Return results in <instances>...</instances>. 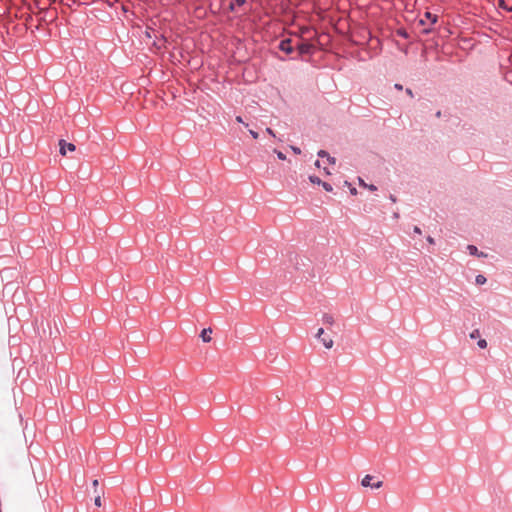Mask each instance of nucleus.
<instances>
[{
  "mask_svg": "<svg viewBox=\"0 0 512 512\" xmlns=\"http://www.w3.org/2000/svg\"><path fill=\"white\" fill-rule=\"evenodd\" d=\"M266 131H267V133H269L270 135L275 136V135H274V132H273V130H272L271 128H267V129H266Z\"/></svg>",
  "mask_w": 512,
  "mask_h": 512,
  "instance_id": "7c9ffc66",
  "label": "nucleus"
},
{
  "mask_svg": "<svg viewBox=\"0 0 512 512\" xmlns=\"http://www.w3.org/2000/svg\"><path fill=\"white\" fill-rule=\"evenodd\" d=\"M317 339H319L325 348L330 349L333 346V340L330 337L324 336V329L319 328L316 334Z\"/></svg>",
  "mask_w": 512,
  "mask_h": 512,
  "instance_id": "39448f33",
  "label": "nucleus"
},
{
  "mask_svg": "<svg viewBox=\"0 0 512 512\" xmlns=\"http://www.w3.org/2000/svg\"><path fill=\"white\" fill-rule=\"evenodd\" d=\"M276 154H277L278 159H280V160H285L286 159V155L283 152L276 151Z\"/></svg>",
  "mask_w": 512,
  "mask_h": 512,
  "instance_id": "412c9836",
  "label": "nucleus"
},
{
  "mask_svg": "<svg viewBox=\"0 0 512 512\" xmlns=\"http://www.w3.org/2000/svg\"><path fill=\"white\" fill-rule=\"evenodd\" d=\"M323 322L327 325H332L334 323V319L332 315L324 314L323 315Z\"/></svg>",
  "mask_w": 512,
  "mask_h": 512,
  "instance_id": "4468645a",
  "label": "nucleus"
},
{
  "mask_svg": "<svg viewBox=\"0 0 512 512\" xmlns=\"http://www.w3.org/2000/svg\"><path fill=\"white\" fill-rule=\"evenodd\" d=\"M426 240H427V242H428L429 244H435V240H434V238H433V237H431V236H427Z\"/></svg>",
  "mask_w": 512,
  "mask_h": 512,
  "instance_id": "a878e982",
  "label": "nucleus"
},
{
  "mask_svg": "<svg viewBox=\"0 0 512 512\" xmlns=\"http://www.w3.org/2000/svg\"><path fill=\"white\" fill-rule=\"evenodd\" d=\"M246 0H231L228 6V10L230 12H234L236 10V7H241L246 4Z\"/></svg>",
  "mask_w": 512,
  "mask_h": 512,
  "instance_id": "1a4fd4ad",
  "label": "nucleus"
},
{
  "mask_svg": "<svg viewBox=\"0 0 512 512\" xmlns=\"http://www.w3.org/2000/svg\"><path fill=\"white\" fill-rule=\"evenodd\" d=\"M309 181L311 183L317 184V185H321V183H322V180L318 176H316V175L309 176Z\"/></svg>",
  "mask_w": 512,
  "mask_h": 512,
  "instance_id": "dca6fc26",
  "label": "nucleus"
},
{
  "mask_svg": "<svg viewBox=\"0 0 512 512\" xmlns=\"http://www.w3.org/2000/svg\"><path fill=\"white\" fill-rule=\"evenodd\" d=\"M359 184L365 188H368L370 191L377 190V187L374 184H366L361 178H359Z\"/></svg>",
  "mask_w": 512,
  "mask_h": 512,
  "instance_id": "ddd939ff",
  "label": "nucleus"
},
{
  "mask_svg": "<svg viewBox=\"0 0 512 512\" xmlns=\"http://www.w3.org/2000/svg\"><path fill=\"white\" fill-rule=\"evenodd\" d=\"M475 281H476V284L483 285V284L486 283L487 279H486V277L484 275L479 274V275L476 276Z\"/></svg>",
  "mask_w": 512,
  "mask_h": 512,
  "instance_id": "2eb2a0df",
  "label": "nucleus"
},
{
  "mask_svg": "<svg viewBox=\"0 0 512 512\" xmlns=\"http://www.w3.org/2000/svg\"><path fill=\"white\" fill-rule=\"evenodd\" d=\"M477 345L481 349H485L487 347V341L485 339H479Z\"/></svg>",
  "mask_w": 512,
  "mask_h": 512,
  "instance_id": "a211bd4d",
  "label": "nucleus"
},
{
  "mask_svg": "<svg viewBox=\"0 0 512 512\" xmlns=\"http://www.w3.org/2000/svg\"><path fill=\"white\" fill-rule=\"evenodd\" d=\"M413 232L419 235L422 233L421 229L418 226H414Z\"/></svg>",
  "mask_w": 512,
  "mask_h": 512,
  "instance_id": "393cba45",
  "label": "nucleus"
},
{
  "mask_svg": "<svg viewBox=\"0 0 512 512\" xmlns=\"http://www.w3.org/2000/svg\"><path fill=\"white\" fill-rule=\"evenodd\" d=\"M498 7L508 12H512V6H508L505 0H498Z\"/></svg>",
  "mask_w": 512,
  "mask_h": 512,
  "instance_id": "9b49d317",
  "label": "nucleus"
},
{
  "mask_svg": "<svg viewBox=\"0 0 512 512\" xmlns=\"http://www.w3.org/2000/svg\"><path fill=\"white\" fill-rule=\"evenodd\" d=\"M291 150L293 151L294 154L296 155H299L301 154V149L297 146H291Z\"/></svg>",
  "mask_w": 512,
  "mask_h": 512,
  "instance_id": "aec40b11",
  "label": "nucleus"
},
{
  "mask_svg": "<svg viewBox=\"0 0 512 512\" xmlns=\"http://www.w3.org/2000/svg\"><path fill=\"white\" fill-rule=\"evenodd\" d=\"M426 21H429L431 25H434L438 22V15L433 14L429 11H426L424 13V18H421L419 20V25H421V26L426 25Z\"/></svg>",
  "mask_w": 512,
  "mask_h": 512,
  "instance_id": "423d86ee",
  "label": "nucleus"
},
{
  "mask_svg": "<svg viewBox=\"0 0 512 512\" xmlns=\"http://www.w3.org/2000/svg\"><path fill=\"white\" fill-rule=\"evenodd\" d=\"M394 88L397 89V90H402L403 89V86L399 83H395L394 84Z\"/></svg>",
  "mask_w": 512,
  "mask_h": 512,
  "instance_id": "cd10ccee",
  "label": "nucleus"
},
{
  "mask_svg": "<svg viewBox=\"0 0 512 512\" xmlns=\"http://www.w3.org/2000/svg\"><path fill=\"white\" fill-rule=\"evenodd\" d=\"M374 480V477L371 476V475H366L362 481H361V485L363 487H370L372 489H378L382 486L383 482L382 481H377V482H373Z\"/></svg>",
  "mask_w": 512,
  "mask_h": 512,
  "instance_id": "7ed1b4c3",
  "label": "nucleus"
},
{
  "mask_svg": "<svg viewBox=\"0 0 512 512\" xmlns=\"http://www.w3.org/2000/svg\"><path fill=\"white\" fill-rule=\"evenodd\" d=\"M94 503L97 507H100L101 506V497L100 495H97L94 499Z\"/></svg>",
  "mask_w": 512,
  "mask_h": 512,
  "instance_id": "4be33fe9",
  "label": "nucleus"
},
{
  "mask_svg": "<svg viewBox=\"0 0 512 512\" xmlns=\"http://www.w3.org/2000/svg\"><path fill=\"white\" fill-rule=\"evenodd\" d=\"M321 186L327 192H331L333 190L332 185L330 183H328V182L322 181Z\"/></svg>",
  "mask_w": 512,
  "mask_h": 512,
  "instance_id": "f3484780",
  "label": "nucleus"
},
{
  "mask_svg": "<svg viewBox=\"0 0 512 512\" xmlns=\"http://www.w3.org/2000/svg\"><path fill=\"white\" fill-rule=\"evenodd\" d=\"M211 334H212L211 328H204L200 333V337L203 342L208 343L211 341Z\"/></svg>",
  "mask_w": 512,
  "mask_h": 512,
  "instance_id": "9d476101",
  "label": "nucleus"
},
{
  "mask_svg": "<svg viewBox=\"0 0 512 512\" xmlns=\"http://www.w3.org/2000/svg\"><path fill=\"white\" fill-rule=\"evenodd\" d=\"M436 117H441V111H437L436 114H435Z\"/></svg>",
  "mask_w": 512,
  "mask_h": 512,
  "instance_id": "473e14b6",
  "label": "nucleus"
},
{
  "mask_svg": "<svg viewBox=\"0 0 512 512\" xmlns=\"http://www.w3.org/2000/svg\"><path fill=\"white\" fill-rule=\"evenodd\" d=\"M92 484H93V487L96 488L98 486V480L97 479L93 480Z\"/></svg>",
  "mask_w": 512,
  "mask_h": 512,
  "instance_id": "2f4dec72",
  "label": "nucleus"
},
{
  "mask_svg": "<svg viewBox=\"0 0 512 512\" xmlns=\"http://www.w3.org/2000/svg\"><path fill=\"white\" fill-rule=\"evenodd\" d=\"M250 134H251V136H252L254 139H257V138H258V136H259V135H258V133H257V132H255V131H253V130H250Z\"/></svg>",
  "mask_w": 512,
  "mask_h": 512,
  "instance_id": "bb28decb",
  "label": "nucleus"
},
{
  "mask_svg": "<svg viewBox=\"0 0 512 512\" xmlns=\"http://www.w3.org/2000/svg\"><path fill=\"white\" fill-rule=\"evenodd\" d=\"M405 92H406V94H407L408 96H410L411 98H413V97H414L413 91H412L410 88H406Z\"/></svg>",
  "mask_w": 512,
  "mask_h": 512,
  "instance_id": "b1692460",
  "label": "nucleus"
},
{
  "mask_svg": "<svg viewBox=\"0 0 512 512\" xmlns=\"http://www.w3.org/2000/svg\"><path fill=\"white\" fill-rule=\"evenodd\" d=\"M295 50L298 51V54L300 56H303V55H311L314 51V45L312 43H310L309 41L307 40H304V39H300L296 44H295Z\"/></svg>",
  "mask_w": 512,
  "mask_h": 512,
  "instance_id": "f257e3e1",
  "label": "nucleus"
},
{
  "mask_svg": "<svg viewBox=\"0 0 512 512\" xmlns=\"http://www.w3.org/2000/svg\"><path fill=\"white\" fill-rule=\"evenodd\" d=\"M76 150V146L73 143L66 142L65 140H59V153L61 155H66L67 152H73Z\"/></svg>",
  "mask_w": 512,
  "mask_h": 512,
  "instance_id": "20e7f679",
  "label": "nucleus"
},
{
  "mask_svg": "<svg viewBox=\"0 0 512 512\" xmlns=\"http://www.w3.org/2000/svg\"><path fill=\"white\" fill-rule=\"evenodd\" d=\"M394 217H395V218H398V217H399V214H398V213H394Z\"/></svg>",
  "mask_w": 512,
  "mask_h": 512,
  "instance_id": "c9c22d12",
  "label": "nucleus"
},
{
  "mask_svg": "<svg viewBox=\"0 0 512 512\" xmlns=\"http://www.w3.org/2000/svg\"><path fill=\"white\" fill-rule=\"evenodd\" d=\"M324 172H325L327 175H330V171H329L327 168H324Z\"/></svg>",
  "mask_w": 512,
  "mask_h": 512,
  "instance_id": "f704fd0d",
  "label": "nucleus"
},
{
  "mask_svg": "<svg viewBox=\"0 0 512 512\" xmlns=\"http://www.w3.org/2000/svg\"><path fill=\"white\" fill-rule=\"evenodd\" d=\"M469 336H470V338H471V339H476V338L480 337V332H479V330H478V329H475V330H473V331L470 333V335H469Z\"/></svg>",
  "mask_w": 512,
  "mask_h": 512,
  "instance_id": "6ab92c4d",
  "label": "nucleus"
},
{
  "mask_svg": "<svg viewBox=\"0 0 512 512\" xmlns=\"http://www.w3.org/2000/svg\"><path fill=\"white\" fill-rule=\"evenodd\" d=\"M431 31H432V29H431V28H424L422 32H423L424 34H429Z\"/></svg>",
  "mask_w": 512,
  "mask_h": 512,
  "instance_id": "c85d7f7f",
  "label": "nucleus"
},
{
  "mask_svg": "<svg viewBox=\"0 0 512 512\" xmlns=\"http://www.w3.org/2000/svg\"><path fill=\"white\" fill-rule=\"evenodd\" d=\"M315 166L318 167V168L320 167V161L319 160H316Z\"/></svg>",
  "mask_w": 512,
  "mask_h": 512,
  "instance_id": "72a5a7b5",
  "label": "nucleus"
},
{
  "mask_svg": "<svg viewBox=\"0 0 512 512\" xmlns=\"http://www.w3.org/2000/svg\"><path fill=\"white\" fill-rule=\"evenodd\" d=\"M278 49L285 54H292L295 51V45H293L291 38H284L278 44Z\"/></svg>",
  "mask_w": 512,
  "mask_h": 512,
  "instance_id": "f03ea898",
  "label": "nucleus"
},
{
  "mask_svg": "<svg viewBox=\"0 0 512 512\" xmlns=\"http://www.w3.org/2000/svg\"><path fill=\"white\" fill-rule=\"evenodd\" d=\"M396 34L404 39H409L410 35L405 28H399L396 31Z\"/></svg>",
  "mask_w": 512,
  "mask_h": 512,
  "instance_id": "f8f14e48",
  "label": "nucleus"
},
{
  "mask_svg": "<svg viewBox=\"0 0 512 512\" xmlns=\"http://www.w3.org/2000/svg\"><path fill=\"white\" fill-rule=\"evenodd\" d=\"M389 198H390V200L392 202H396L397 201V198L393 194H390Z\"/></svg>",
  "mask_w": 512,
  "mask_h": 512,
  "instance_id": "c756f323",
  "label": "nucleus"
},
{
  "mask_svg": "<svg viewBox=\"0 0 512 512\" xmlns=\"http://www.w3.org/2000/svg\"><path fill=\"white\" fill-rule=\"evenodd\" d=\"M467 251L470 255L478 257V258H486L487 254L479 251L475 245L469 244L467 245Z\"/></svg>",
  "mask_w": 512,
  "mask_h": 512,
  "instance_id": "0eeeda50",
  "label": "nucleus"
},
{
  "mask_svg": "<svg viewBox=\"0 0 512 512\" xmlns=\"http://www.w3.org/2000/svg\"><path fill=\"white\" fill-rule=\"evenodd\" d=\"M345 183L350 186V193L352 195H356L357 194V189L355 187H352L351 184H349L347 181Z\"/></svg>",
  "mask_w": 512,
  "mask_h": 512,
  "instance_id": "5701e85b",
  "label": "nucleus"
},
{
  "mask_svg": "<svg viewBox=\"0 0 512 512\" xmlns=\"http://www.w3.org/2000/svg\"><path fill=\"white\" fill-rule=\"evenodd\" d=\"M317 156L320 157V158H326V160L328 161L329 164H335L336 163V158L330 156V154L327 151H325V150H319L317 152Z\"/></svg>",
  "mask_w": 512,
  "mask_h": 512,
  "instance_id": "6e6552de",
  "label": "nucleus"
}]
</instances>
